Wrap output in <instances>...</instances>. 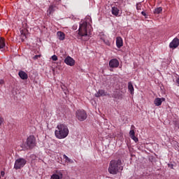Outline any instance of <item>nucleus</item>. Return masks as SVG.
Listing matches in <instances>:
<instances>
[{
  "label": "nucleus",
  "mask_w": 179,
  "mask_h": 179,
  "mask_svg": "<svg viewBox=\"0 0 179 179\" xmlns=\"http://www.w3.org/2000/svg\"><path fill=\"white\" fill-rule=\"evenodd\" d=\"M163 101H166L165 98H156L154 101V104H155V106L159 107V106H162V103H163Z\"/></svg>",
  "instance_id": "9b49d317"
},
{
  "label": "nucleus",
  "mask_w": 179,
  "mask_h": 179,
  "mask_svg": "<svg viewBox=\"0 0 179 179\" xmlns=\"http://www.w3.org/2000/svg\"><path fill=\"white\" fill-rule=\"evenodd\" d=\"M1 175L2 176V177H3V176H5V172L4 171H1Z\"/></svg>",
  "instance_id": "2f4dec72"
},
{
  "label": "nucleus",
  "mask_w": 179,
  "mask_h": 179,
  "mask_svg": "<svg viewBox=\"0 0 179 179\" xmlns=\"http://www.w3.org/2000/svg\"><path fill=\"white\" fill-rule=\"evenodd\" d=\"M141 15H143V16H146V13H145V11H142Z\"/></svg>",
  "instance_id": "c756f323"
},
{
  "label": "nucleus",
  "mask_w": 179,
  "mask_h": 179,
  "mask_svg": "<svg viewBox=\"0 0 179 179\" xmlns=\"http://www.w3.org/2000/svg\"><path fill=\"white\" fill-rule=\"evenodd\" d=\"M124 170V166H122V161L121 159H113L110 162L108 172L110 174H118L120 171Z\"/></svg>",
  "instance_id": "f257e3e1"
},
{
  "label": "nucleus",
  "mask_w": 179,
  "mask_h": 179,
  "mask_svg": "<svg viewBox=\"0 0 179 179\" xmlns=\"http://www.w3.org/2000/svg\"><path fill=\"white\" fill-rule=\"evenodd\" d=\"M26 163H27V161H26V159L23 158L17 159L15 162L14 169H15V170H20V169L24 167Z\"/></svg>",
  "instance_id": "39448f33"
},
{
  "label": "nucleus",
  "mask_w": 179,
  "mask_h": 179,
  "mask_svg": "<svg viewBox=\"0 0 179 179\" xmlns=\"http://www.w3.org/2000/svg\"><path fill=\"white\" fill-rule=\"evenodd\" d=\"M57 129L55 130V134L58 139H64L66 138L69 134V130L68 127L64 124H58L57 127Z\"/></svg>",
  "instance_id": "f03ea898"
},
{
  "label": "nucleus",
  "mask_w": 179,
  "mask_h": 179,
  "mask_svg": "<svg viewBox=\"0 0 179 179\" xmlns=\"http://www.w3.org/2000/svg\"><path fill=\"white\" fill-rule=\"evenodd\" d=\"M131 139H133V141H134V142H138L139 139H138V138L135 136H133L132 137H131Z\"/></svg>",
  "instance_id": "a878e982"
},
{
  "label": "nucleus",
  "mask_w": 179,
  "mask_h": 179,
  "mask_svg": "<svg viewBox=\"0 0 179 179\" xmlns=\"http://www.w3.org/2000/svg\"><path fill=\"white\" fill-rule=\"evenodd\" d=\"M3 122V119L0 117V125L2 124Z\"/></svg>",
  "instance_id": "473e14b6"
},
{
  "label": "nucleus",
  "mask_w": 179,
  "mask_h": 179,
  "mask_svg": "<svg viewBox=\"0 0 179 179\" xmlns=\"http://www.w3.org/2000/svg\"><path fill=\"white\" fill-rule=\"evenodd\" d=\"M5 47V39L2 37L0 38V49L3 48Z\"/></svg>",
  "instance_id": "412c9836"
},
{
  "label": "nucleus",
  "mask_w": 179,
  "mask_h": 179,
  "mask_svg": "<svg viewBox=\"0 0 179 179\" xmlns=\"http://www.w3.org/2000/svg\"><path fill=\"white\" fill-rule=\"evenodd\" d=\"M116 45H117V48H121V47H122V45H124V43L122 41V38H121V36L117 37Z\"/></svg>",
  "instance_id": "4468645a"
},
{
  "label": "nucleus",
  "mask_w": 179,
  "mask_h": 179,
  "mask_svg": "<svg viewBox=\"0 0 179 179\" xmlns=\"http://www.w3.org/2000/svg\"><path fill=\"white\" fill-rule=\"evenodd\" d=\"M56 9H57V6L50 5L48 10V16L52 15V13H54V12H55Z\"/></svg>",
  "instance_id": "f8f14e48"
},
{
  "label": "nucleus",
  "mask_w": 179,
  "mask_h": 179,
  "mask_svg": "<svg viewBox=\"0 0 179 179\" xmlns=\"http://www.w3.org/2000/svg\"><path fill=\"white\" fill-rule=\"evenodd\" d=\"M128 90H129L131 94H134V92L135 90L134 89V85L131 82L128 83Z\"/></svg>",
  "instance_id": "a211bd4d"
},
{
  "label": "nucleus",
  "mask_w": 179,
  "mask_h": 179,
  "mask_svg": "<svg viewBox=\"0 0 179 179\" xmlns=\"http://www.w3.org/2000/svg\"><path fill=\"white\" fill-rule=\"evenodd\" d=\"M103 41H104V43H105V44H106V45H110V41H108V40L107 41H106V40H103Z\"/></svg>",
  "instance_id": "c85d7f7f"
},
{
  "label": "nucleus",
  "mask_w": 179,
  "mask_h": 179,
  "mask_svg": "<svg viewBox=\"0 0 179 179\" xmlns=\"http://www.w3.org/2000/svg\"><path fill=\"white\" fill-rule=\"evenodd\" d=\"M64 174L61 171H57V173H54L52 176V179H62Z\"/></svg>",
  "instance_id": "9d476101"
},
{
  "label": "nucleus",
  "mask_w": 179,
  "mask_h": 179,
  "mask_svg": "<svg viewBox=\"0 0 179 179\" xmlns=\"http://www.w3.org/2000/svg\"><path fill=\"white\" fill-rule=\"evenodd\" d=\"M110 68H118L120 66V62L117 59H112L109 62Z\"/></svg>",
  "instance_id": "0eeeda50"
},
{
  "label": "nucleus",
  "mask_w": 179,
  "mask_h": 179,
  "mask_svg": "<svg viewBox=\"0 0 179 179\" xmlns=\"http://www.w3.org/2000/svg\"><path fill=\"white\" fill-rule=\"evenodd\" d=\"M61 87H62V90L64 91V93H66V92H68V90L64 85H61Z\"/></svg>",
  "instance_id": "393cba45"
},
{
  "label": "nucleus",
  "mask_w": 179,
  "mask_h": 179,
  "mask_svg": "<svg viewBox=\"0 0 179 179\" xmlns=\"http://www.w3.org/2000/svg\"><path fill=\"white\" fill-rule=\"evenodd\" d=\"M92 27L87 24V22H84L80 24L78 29V34L80 37H87V31L90 33V28Z\"/></svg>",
  "instance_id": "7ed1b4c3"
},
{
  "label": "nucleus",
  "mask_w": 179,
  "mask_h": 179,
  "mask_svg": "<svg viewBox=\"0 0 179 179\" xmlns=\"http://www.w3.org/2000/svg\"><path fill=\"white\" fill-rule=\"evenodd\" d=\"M85 40H89V38H87Z\"/></svg>",
  "instance_id": "c9c22d12"
},
{
  "label": "nucleus",
  "mask_w": 179,
  "mask_h": 179,
  "mask_svg": "<svg viewBox=\"0 0 179 179\" xmlns=\"http://www.w3.org/2000/svg\"><path fill=\"white\" fill-rule=\"evenodd\" d=\"M27 149H33L36 146V137L31 135L27 138Z\"/></svg>",
  "instance_id": "20e7f679"
},
{
  "label": "nucleus",
  "mask_w": 179,
  "mask_h": 179,
  "mask_svg": "<svg viewBox=\"0 0 179 179\" xmlns=\"http://www.w3.org/2000/svg\"><path fill=\"white\" fill-rule=\"evenodd\" d=\"M57 37L59 40H65V34L62 31L57 32Z\"/></svg>",
  "instance_id": "6ab92c4d"
},
{
  "label": "nucleus",
  "mask_w": 179,
  "mask_h": 179,
  "mask_svg": "<svg viewBox=\"0 0 179 179\" xmlns=\"http://www.w3.org/2000/svg\"><path fill=\"white\" fill-rule=\"evenodd\" d=\"M176 83H178V85H179V78H177V80H176Z\"/></svg>",
  "instance_id": "72a5a7b5"
},
{
  "label": "nucleus",
  "mask_w": 179,
  "mask_h": 179,
  "mask_svg": "<svg viewBox=\"0 0 179 179\" xmlns=\"http://www.w3.org/2000/svg\"><path fill=\"white\" fill-rule=\"evenodd\" d=\"M38 58H41V55H36L33 57V59L36 61V59H38Z\"/></svg>",
  "instance_id": "b1692460"
},
{
  "label": "nucleus",
  "mask_w": 179,
  "mask_h": 179,
  "mask_svg": "<svg viewBox=\"0 0 179 179\" xmlns=\"http://www.w3.org/2000/svg\"><path fill=\"white\" fill-rule=\"evenodd\" d=\"M18 75L20 78L22 79V80H26L29 78V76H27V73H26V72L23 71H20L18 73Z\"/></svg>",
  "instance_id": "2eb2a0df"
},
{
  "label": "nucleus",
  "mask_w": 179,
  "mask_h": 179,
  "mask_svg": "<svg viewBox=\"0 0 179 179\" xmlns=\"http://www.w3.org/2000/svg\"><path fill=\"white\" fill-rule=\"evenodd\" d=\"M111 12L112 15H113L114 16H118V15L120 14V10L115 6L112 7Z\"/></svg>",
  "instance_id": "dca6fc26"
},
{
  "label": "nucleus",
  "mask_w": 179,
  "mask_h": 179,
  "mask_svg": "<svg viewBox=\"0 0 179 179\" xmlns=\"http://www.w3.org/2000/svg\"><path fill=\"white\" fill-rule=\"evenodd\" d=\"M107 96V92L104 90H99L96 94L95 97H103Z\"/></svg>",
  "instance_id": "ddd939ff"
},
{
  "label": "nucleus",
  "mask_w": 179,
  "mask_h": 179,
  "mask_svg": "<svg viewBox=\"0 0 179 179\" xmlns=\"http://www.w3.org/2000/svg\"><path fill=\"white\" fill-rule=\"evenodd\" d=\"M52 61H58V57H57V55H54L53 56H52Z\"/></svg>",
  "instance_id": "bb28decb"
},
{
  "label": "nucleus",
  "mask_w": 179,
  "mask_h": 179,
  "mask_svg": "<svg viewBox=\"0 0 179 179\" xmlns=\"http://www.w3.org/2000/svg\"><path fill=\"white\" fill-rule=\"evenodd\" d=\"M64 62H65V64H66V65H69L70 66H73V65H75V60L69 56H68L64 59Z\"/></svg>",
  "instance_id": "1a4fd4ad"
},
{
  "label": "nucleus",
  "mask_w": 179,
  "mask_h": 179,
  "mask_svg": "<svg viewBox=\"0 0 179 179\" xmlns=\"http://www.w3.org/2000/svg\"><path fill=\"white\" fill-rule=\"evenodd\" d=\"M179 45L178 38H175L169 44L170 48H177Z\"/></svg>",
  "instance_id": "6e6552de"
},
{
  "label": "nucleus",
  "mask_w": 179,
  "mask_h": 179,
  "mask_svg": "<svg viewBox=\"0 0 179 179\" xmlns=\"http://www.w3.org/2000/svg\"><path fill=\"white\" fill-rule=\"evenodd\" d=\"M64 159H65V162H68V163H73V160L71 159L69 157H68V156H66V155H63Z\"/></svg>",
  "instance_id": "4be33fe9"
},
{
  "label": "nucleus",
  "mask_w": 179,
  "mask_h": 179,
  "mask_svg": "<svg viewBox=\"0 0 179 179\" xmlns=\"http://www.w3.org/2000/svg\"><path fill=\"white\" fill-rule=\"evenodd\" d=\"M129 136L131 138L132 136H135V130L131 129L129 131Z\"/></svg>",
  "instance_id": "5701e85b"
},
{
  "label": "nucleus",
  "mask_w": 179,
  "mask_h": 179,
  "mask_svg": "<svg viewBox=\"0 0 179 179\" xmlns=\"http://www.w3.org/2000/svg\"><path fill=\"white\" fill-rule=\"evenodd\" d=\"M163 11V8L162 7L156 8L154 10L155 15H159Z\"/></svg>",
  "instance_id": "aec40b11"
},
{
  "label": "nucleus",
  "mask_w": 179,
  "mask_h": 179,
  "mask_svg": "<svg viewBox=\"0 0 179 179\" xmlns=\"http://www.w3.org/2000/svg\"><path fill=\"white\" fill-rule=\"evenodd\" d=\"M4 83L3 80H0V85H3Z\"/></svg>",
  "instance_id": "7c9ffc66"
},
{
  "label": "nucleus",
  "mask_w": 179,
  "mask_h": 179,
  "mask_svg": "<svg viewBox=\"0 0 179 179\" xmlns=\"http://www.w3.org/2000/svg\"><path fill=\"white\" fill-rule=\"evenodd\" d=\"M76 117L78 121H85L87 118V113L83 110H78L76 113Z\"/></svg>",
  "instance_id": "423d86ee"
},
{
  "label": "nucleus",
  "mask_w": 179,
  "mask_h": 179,
  "mask_svg": "<svg viewBox=\"0 0 179 179\" xmlns=\"http://www.w3.org/2000/svg\"><path fill=\"white\" fill-rule=\"evenodd\" d=\"M136 9H137V10H141V3L136 4Z\"/></svg>",
  "instance_id": "cd10ccee"
},
{
  "label": "nucleus",
  "mask_w": 179,
  "mask_h": 179,
  "mask_svg": "<svg viewBox=\"0 0 179 179\" xmlns=\"http://www.w3.org/2000/svg\"><path fill=\"white\" fill-rule=\"evenodd\" d=\"M134 128H135V126L131 125V129H134Z\"/></svg>",
  "instance_id": "f704fd0d"
},
{
  "label": "nucleus",
  "mask_w": 179,
  "mask_h": 179,
  "mask_svg": "<svg viewBox=\"0 0 179 179\" xmlns=\"http://www.w3.org/2000/svg\"><path fill=\"white\" fill-rule=\"evenodd\" d=\"M21 35H20V38L22 41H24L26 40L27 36H26V29H22L20 31Z\"/></svg>",
  "instance_id": "f3484780"
}]
</instances>
